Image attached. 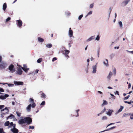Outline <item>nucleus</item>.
<instances>
[{
	"label": "nucleus",
	"instance_id": "nucleus-36",
	"mask_svg": "<svg viewBox=\"0 0 133 133\" xmlns=\"http://www.w3.org/2000/svg\"><path fill=\"white\" fill-rule=\"evenodd\" d=\"M8 86L9 87H12L14 86V84H13L7 83Z\"/></svg>",
	"mask_w": 133,
	"mask_h": 133
},
{
	"label": "nucleus",
	"instance_id": "nucleus-13",
	"mask_svg": "<svg viewBox=\"0 0 133 133\" xmlns=\"http://www.w3.org/2000/svg\"><path fill=\"white\" fill-rule=\"evenodd\" d=\"M68 35L70 37H71L73 36V31L72 30H71V28H69Z\"/></svg>",
	"mask_w": 133,
	"mask_h": 133
},
{
	"label": "nucleus",
	"instance_id": "nucleus-25",
	"mask_svg": "<svg viewBox=\"0 0 133 133\" xmlns=\"http://www.w3.org/2000/svg\"><path fill=\"white\" fill-rule=\"evenodd\" d=\"M14 133H18V130L17 129H15L14 130H12V131H11Z\"/></svg>",
	"mask_w": 133,
	"mask_h": 133
},
{
	"label": "nucleus",
	"instance_id": "nucleus-47",
	"mask_svg": "<svg viewBox=\"0 0 133 133\" xmlns=\"http://www.w3.org/2000/svg\"><path fill=\"white\" fill-rule=\"evenodd\" d=\"M65 14L67 16H69L70 15V12L68 11L65 12Z\"/></svg>",
	"mask_w": 133,
	"mask_h": 133
},
{
	"label": "nucleus",
	"instance_id": "nucleus-32",
	"mask_svg": "<svg viewBox=\"0 0 133 133\" xmlns=\"http://www.w3.org/2000/svg\"><path fill=\"white\" fill-rule=\"evenodd\" d=\"M108 104L107 102L106 101H105L104 100H103V104L102 105V106H103L104 105H106Z\"/></svg>",
	"mask_w": 133,
	"mask_h": 133
},
{
	"label": "nucleus",
	"instance_id": "nucleus-56",
	"mask_svg": "<svg viewBox=\"0 0 133 133\" xmlns=\"http://www.w3.org/2000/svg\"><path fill=\"white\" fill-rule=\"evenodd\" d=\"M111 11V8H110L109 9V17L110 16Z\"/></svg>",
	"mask_w": 133,
	"mask_h": 133
},
{
	"label": "nucleus",
	"instance_id": "nucleus-52",
	"mask_svg": "<svg viewBox=\"0 0 133 133\" xmlns=\"http://www.w3.org/2000/svg\"><path fill=\"white\" fill-rule=\"evenodd\" d=\"M34 127L33 126H31L30 125L29 126V129L33 130L34 129Z\"/></svg>",
	"mask_w": 133,
	"mask_h": 133
},
{
	"label": "nucleus",
	"instance_id": "nucleus-9",
	"mask_svg": "<svg viewBox=\"0 0 133 133\" xmlns=\"http://www.w3.org/2000/svg\"><path fill=\"white\" fill-rule=\"evenodd\" d=\"M22 72L23 71L21 69L19 68L17 69L16 74L18 75H21L22 74Z\"/></svg>",
	"mask_w": 133,
	"mask_h": 133
},
{
	"label": "nucleus",
	"instance_id": "nucleus-30",
	"mask_svg": "<svg viewBox=\"0 0 133 133\" xmlns=\"http://www.w3.org/2000/svg\"><path fill=\"white\" fill-rule=\"evenodd\" d=\"M92 11H90L89 12L87 15L85 16V17H86L88 16L89 15H91L92 13Z\"/></svg>",
	"mask_w": 133,
	"mask_h": 133
},
{
	"label": "nucleus",
	"instance_id": "nucleus-17",
	"mask_svg": "<svg viewBox=\"0 0 133 133\" xmlns=\"http://www.w3.org/2000/svg\"><path fill=\"white\" fill-rule=\"evenodd\" d=\"M112 73L111 71H110L109 74L107 77V78L108 81H109L111 78L112 76Z\"/></svg>",
	"mask_w": 133,
	"mask_h": 133
},
{
	"label": "nucleus",
	"instance_id": "nucleus-23",
	"mask_svg": "<svg viewBox=\"0 0 133 133\" xmlns=\"http://www.w3.org/2000/svg\"><path fill=\"white\" fill-rule=\"evenodd\" d=\"M21 69H23L25 72H27L28 70L29 69V68H25L23 67H21Z\"/></svg>",
	"mask_w": 133,
	"mask_h": 133
},
{
	"label": "nucleus",
	"instance_id": "nucleus-21",
	"mask_svg": "<svg viewBox=\"0 0 133 133\" xmlns=\"http://www.w3.org/2000/svg\"><path fill=\"white\" fill-rule=\"evenodd\" d=\"M124 108L122 106H121L120 107V109L118 110L117 111V113H118L122 111L123 109Z\"/></svg>",
	"mask_w": 133,
	"mask_h": 133
},
{
	"label": "nucleus",
	"instance_id": "nucleus-29",
	"mask_svg": "<svg viewBox=\"0 0 133 133\" xmlns=\"http://www.w3.org/2000/svg\"><path fill=\"white\" fill-rule=\"evenodd\" d=\"M100 36L99 35H98L95 38V40L97 41H99V40Z\"/></svg>",
	"mask_w": 133,
	"mask_h": 133
},
{
	"label": "nucleus",
	"instance_id": "nucleus-55",
	"mask_svg": "<svg viewBox=\"0 0 133 133\" xmlns=\"http://www.w3.org/2000/svg\"><path fill=\"white\" fill-rule=\"evenodd\" d=\"M4 107L3 105H0V110L3 109Z\"/></svg>",
	"mask_w": 133,
	"mask_h": 133
},
{
	"label": "nucleus",
	"instance_id": "nucleus-48",
	"mask_svg": "<svg viewBox=\"0 0 133 133\" xmlns=\"http://www.w3.org/2000/svg\"><path fill=\"white\" fill-rule=\"evenodd\" d=\"M16 113L17 115V116L18 117H19L21 116V113H20L18 112L17 111L16 112Z\"/></svg>",
	"mask_w": 133,
	"mask_h": 133
},
{
	"label": "nucleus",
	"instance_id": "nucleus-4",
	"mask_svg": "<svg viewBox=\"0 0 133 133\" xmlns=\"http://www.w3.org/2000/svg\"><path fill=\"white\" fill-rule=\"evenodd\" d=\"M14 83L15 85H23L24 84L23 82L17 81H14Z\"/></svg>",
	"mask_w": 133,
	"mask_h": 133
},
{
	"label": "nucleus",
	"instance_id": "nucleus-60",
	"mask_svg": "<svg viewBox=\"0 0 133 133\" xmlns=\"http://www.w3.org/2000/svg\"><path fill=\"white\" fill-rule=\"evenodd\" d=\"M57 60V58L56 57H54L53 58L52 61V62H54L55 61Z\"/></svg>",
	"mask_w": 133,
	"mask_h": 133
},
{
	"label": "nucleus",
	"instance_id": "nucleus-46",
	"mask_svg": "<svg viewBox=\"0 0 133 133\" xmlns=\"http://www.w3.org/2000/svg\"><path fill=\"white\" fill-rule=\"evenodd\" d=\"M124 102L125 103H128L129 104H130L131 103V101H130V102H128L127 101H124Z\"/></svg>",
	"mask_w": 133,
	"mask_h": 133
},
{
	"label": "nucleus",
	"instance_id": "nucleus-42",
	"mask_svg": "<svg viewBox=\"0 0 133 133\" xmlns=\"http://www.w3.org/2000/svg\"><path fill=\"white\" fill-rule=\"evenodd\" d=\"M42 97L43 98H45L46 97V95H45L44 93H42L41 95Z\"/></svg>",
	"mask_w": 133,
	"mask_h": 133
},
{
	"label": "nucleus",
	"instance_id": "nucleus-8",
	"mask_svg": "<svg viewBox=\"0 0 133 133\" xmlns=\"http://www.w3.org/2000/svg\"><path fill=\"white\" fill-rule=\"evenodd\" d=\"M97 68L96 65H93L92 66V68L93 70L92 72V74H95L96 73L97 71Z\"/></svg>",
	"mask_w": 133,
	"mask_h": 133
},
{
	"label": "nucleus",
	"instance_id": "nucleus-12",
	"mask_svg": "<svg viewBox=\"0 0 133 133\" xmlns=\"http://www.w3.org/2000/svg\"><path fill=\"white\" fill-rule=\"evenodd\" d=\"M113 111L112 110L109 109L108 111L106 113V114L109 116H110Z\"/></svg>",
	"mask_w": 133,
	"mask_h": 133
},
{
	"label": "nucleus",
	"instance_id": "nucleus-24",
	"mask_svg": "<svg viewBox=\"0 0 133 133\" xmlns=\"http://www.w3.org/2000/svg\"><path fill=\"white\" fill-rule=\"evenodd\" d=\"M38 41L40 42H42L44 41V39L41 37H38Z\"/></svg>",
	"mask_w": 133,
	"mask_h": 133
},
{
	"label": "nucleus",
	"instance_id": "nucleus-43",
	"mask_svg": "<svg viewBox=\"0 0 133 133\" xmlns=\"http://www.w3.org/2000/svg\"><path fill=\"white\" fill-rule=\"evenodd\" d=\"M106 110V109L105 108L102 111H101V114H102Z\"/></svg>",
	"mask_w": 133,
	"mask_h": 133
},
{
	"label": "nucleus",
	"instance_id": "nucleus-51",
	"mask_svg": "<svg viewBox=\"0 0 133 133\" xmlns=\"http://www.w3.org/2000/svg\"><path fill=\"white\" fill-rule=\"evenodd\" d=\"M11 19V18L10 17H9L8 18L6 19V22H8L9 21H10Z\"/></svg>",
	"mask_w": 133,
	"mask_h": 133
},
{
	"label": "nucleus",
	"instance_id": "nucleus-38",
	"mask_svg": "<svg viewBox=\"0 0 133 133\" xmlns=\"http://www.w3.org/2000/svg\"><path fill=\"white\" fill-rule=\"evenodd\" d=\"M79 111V110L78 109L76 110V112L77 114V115L75 116L76 117H78L79 116L78 112Z\"/></svg>",
	"mask_w": 133,
	"mask_h": 133
},
{
	"label": "nucleus",
	"instance_id": "nucleus-61",
	"mask_svg": "<svg viewBox=\"0 0 133 133\" xmlns=\"http://www.w3.org/2000/svg\"><path fill=\"white\" fill-rule=\"evenodd\" d=\"M115 124L114 123H110V124H109L107 127H107H108V126H109L110 125H113V124Z\"/></svg>",
	"mask_w": 133,
	"mask_h": 133
},
{
	"label": "nucleus",
	"instance_id": "nucleus-49",
	"mask_svg": "<svg viewBox=\"0 0 133 133\" xmlns=\"http://www.w3.org/2000/svg\"><path fill=\"white\" fill-rule=\"evenodd\" d=\"M113 72L114 74L115 75L116 74V70L115 68L113 69Z\"/></svg>",
	"mask_w": 133,
	"mask_h": 133
},
{
	"label": "nucleus",
	"instance_id": "nucleus-26",
	"mask_svg": "<svg viewBox=\"0 0 133 133\" xmlns=\"http://www.w3.org/2000/svg\"><path fill=\"white\" fill-rule=\"evenodd\" d=\"M10 125V122L9 121L6 122L4 123V125L5 126H8Z\"/></svg>",
	"mask_w": 133,
	"mask_h": 133
},
{
	"label": "nucleus",
	"instance_id": "nucleus-7",
	"mask_svg": "<svg viewBox=\"0 0 133 133\" xmlns=\"http://www.w3.org/2000/svg\"><path fill=\"white\" fill-rule=\"evenodd\" d=\"M16 22H17L16 24L18 26L20 27L22 26V22L21 20H16Z\"/></svg>",
	"mask_w": 133,
	"mask_h": 133
},
{
	"label": "nucleus",
	"instance_id": "nucleus-27",
	"mask_svg": "<svg viewBox=\"0 0 133 133\" xmlns=\"http://www.w3.org/2000/svg\"><path fill=\"white\" fill-rule=\"evenodd\" d=\"M46 46L48 48H50L52 47V45L51 44H48L46 45Z\"/></svg>",
	"mask_w": 133,
	"mask_h": 133
},
{
	"label": "nucleus",
	"instance_id": "nucleus-58",
	"mask_svg": "<svg viewBox=\"0 0 133 133\" xmlns=\"http://www.w3.org/2000/svg\"><path fill=\"white\" fill-rule=\"evenodd\" d=\"M10 126L11 127H12L14 126V124H13L12 122H11L10 123Z\"/></svg>",
	"mask_w": 133,
	"mask_h": 133
},
{
	"label": "nucleus",
	"instance_id": "nucleus-22",
	"mask_svg": "<svg viewBox=\"0 0 133 133\" xmlns=\"http://www.w3.org/2000/svg\"><path fill=\"white\" fill-rule=\"evenodd\" d=\"M7 7L6 4V3H4L3 6V9L4 10H5Z\"/></svg>",
	"mask_w": 133,
	"mask_h": 133
},
{
	"label": "nucleus",
	"instance_id": "nucleus-11",
	"mask_svg": "<svg viewBox=\"0 0 133 133\" xmlns=\"http://www.w3.org/2000/svg\"><path fill=\"white\" fill-rule=\"evenodd\" d=\"M18 123L20 124L25 123L24 118L21 119L19 120L18 121Z\"/></svg>",
	"mask_w": 133,
	"mask_h": 133
},
{
	"label": "nucleus",
	"instance_id": "nucleus-45",
	"mask_svg": "<svg viewBox=\"0 0 133 133\" xmlns=\"http://www.w3.org/2000/svg\"><path fill=\"white\" fill-rule=\"evenodd\" d=\"M4 90H3V89L2 88H0V92H4ZM0 94H2V93L0 92Z\"/></svg>",
	"mask_w": 133,
	"mask_h": 133
},
{
	"label": "nucleus",
	"instance_id": "nucleus-62",
	"mask_svg": "<svg viewBox=\"0 0 133 133\" xmlns=\"http://www.w3.org/2000/svg\"><path fill=\"white\" fill-rule=\"evenodd\" d=\"M127 52H129V53H131V54H133V51H129L127 50Z\"/></svg>",
	"mask_w": 133,
	"mask_h": 133
},
{
	"label": "nucleus",
	"instance_id": "nucleus-10",
	"mask_svg": "<svg viewBox=\"0 0 133 133\" xmlns=\"http://www.w3.org/2000/svg\"><path fill=\"white\" fill-rule=\"evenodd\" d=\"M9 96V95L7 94H5L4 95H1L0 96V99H4Z\"/></svg>",
	"mask_w": 133,
	"mask_h": 133
},
{
	"label": "nucleus",
	"instance_id": "nucleus-34",
	"mask_svg": "<svg viewBox=\"0 0 133 133\" xmlns=\"http://www.w3.org/2000/svg\"><path fill=\"white\" fill-rule=\"evenodd\" d=\"M29 102L30 103H33L34 102V99L33 98H30V99Z\"/></svg>",
	"mask_w": 133,
	"mask_h": 133
},
{
	"label": "nucleus",
	"instance_id": "nucleus-44",
	"mask_svg": "<svg viewBox=\"0 0 133 133\" xmlns=\"http://www.w3.org/2000/svg\"><path fill=\"white\" fill-rule=\"evenodd\" d=\"M130 95H128V96L125 97L124 98V100H127V99H128L129 98V97H130Z\"/></svg>",
	"mask_w": 133,
	"mask_h": 133
},
{
	"label": "nucleus",
	"instance_id": "nucleus-6",
	"mask_svg": "<svg viewBox=\"0 0 133 133\" xmlns=\"http://www.w3.org/2000/svg\"><path fill=\"white\" fill-rule=\"evenodd\" d=\"M5 110H6V111L4 113L2 112V114H8L9 112V110L8 109V108L7 107H5L4 109H2L1 110V111L2 112Z\"/></svg>",
	"mask_w": 133,
	"mask_h": 133
},
{
	"label": "nucleus",
	"instance_id": "nucleus-2",
	"mask_svg": "<svg viewBox=\"0 0 133 133\" xmlns=\"http://www.w3.org/2000/svg\"><path fill=\"white\" fill-rule=\"evenodd\" d=\"M7 66L6 62L4 61H2L0 63V69H3L5 68Z\"/></svg>",
	"mask_w": 133,
	"mask_h": 133
},
{
	"label": "nucleus",
	"instance_id": "nucleus-35",
	"mask_svg": "<svg viewBox=\"0 0 133 133\" xmlns=\"http://www.w3.org/2000/svg\"><path fill=\"white\" fill-rule=\"evenodd\" d=\"M118 24L120 26V28H122V27L123 24L122 23V21H120L118 22Z\"/></svg>",
	"mask_w": 133,
	"mask_h": 133
},
{
	"label": "nucleus",
	"instance_id": "nucleus-57",
	"mask_svg": "<svg viewBox=\"0 0 133 133\" xmlns=\"http://www.w3.org/2000/svg\"><path fill=\"white\" fill-rule=\"evenodd\" d=\"M93 6H94V4H91L90 5V8H93Z\"/></svg>",
	"mask_w": 133,
	"mask_h": 133
},
{
	"label": "nucleus",
	"instance_id": "nucleus-16",
	"mask_svg": "<svg viewBox=\"0 0 133 133\" xmlns=\"http://www.w3.org/2000/svg\"><path fill=\"white\" fill-rule=\"evenodd\" d=\"M103 63L105 66L107 67H108L109 66L108 60L107 59H106L105 61H104L103 62Z\"/></svg>",
	"mask_w": 133,
	"mask_h": 133
},
{
	"label": "nucleus",
	"instance_id": "nucleus-18",
	"mask_svg": "<svg viewBox=\"0 0 133 133\" xmlns=\"http://www.w3.org/2000/svg\"><path fill=\"white\" fill-rule=\"evenodd\" d=\"M116 128V126H114V127H111L108 129H106V130H104L103 131H101L100 132H105V131H109V130H111L112 129L115 128Z\"/></svg>",
	"mask_w": 133,
	"mask_h": 133
},
{
	"label": "nucleus",
	"instance_id": "nucleus-50",
	"mask_svg": "<svg viewBox=\"0 0 133 133\" xmlns=\"http://www.w3.org/2000/svg\"><path fill=\"white\" fill-rule=\"evenodd\" d=\"M13 129H11V131H12V130H14L15 129H16V124H14V126H13Z\"/></svg>",
	"mask_w": 133,
	"mask_h": 133
},
{
	"label": "nucleus",
	"instance_id": "nucleus-28",
	"mask_svg": "<svg viewBox=\"0 0 133 133\" xmlns=\"http://www.w3.org/2000/svg\"><path fill=\"white\" fill-rule=\"evenodd\" d=\"M15 117L14 115L12 114H11L8 116V118H9V119H11L13 118H14Z\"/></svg>",
	"mask_w": 133,
	"mask_h": 133
},
{
	"label": "nucleus",
	"instance_id": "nucleus-33",
	"mask_svg": "<svg viewBox=\"0 0 133 133\" xmlns=\"http://www.w3.org/2000/svg\"><path fill=\"white\" fill-rule=\"evenodd\" d=\"M107 119L108 118L107 116H104L102 117V120H107Z\"/></svg>",
	"mask_w": 133,
	"mask_h": 133
},
{
	"label": "nucleus",
	"instance_id": "nucleus-53",
	"mask_svg": "<svg viewBox=\"0 0 133 133\" xmlns=\"http://www.w3.org/2000/svg\"><path fill=\"white\" fill-rule=\"evenodd\" d=\"M45 104V102L44 101H43L40 104L41 105H44Z\"/></svg>",
	"mask_w": 133,
	"mask_h": 133
},
{
	"label": "nucleus",
	"instance_id": "nucleus-64",
	"mask_svg": "<svg viewBox=\"0 0 133 133\" xmlns=\"http://www.w3.org/2000/svg\"><path fill=\"white\" fill-rule=\"evenodd\" d=\"M2 57L1 56H0V63L2 62Z\"/></svg>",
	"mask_w": 133,
	"mask_h": 133
},
{
	"label": "nucleus",
	"instance_id": "nucleus-15",
	"mask_svg": "<svg viewBox=\"0 0 133 133\" xmlns=\"http://www.w3.org/2000/svg\"><path fill=\"white\" fill-rule=\"evenodd\" d=\"M31 104H29L26 108V110L28 112H30L31 111Z\"/></svg>",
	"mask_w": 133,
	"mask_h": 133
},
{
	"label": "nucleus",
	"instance_id": "nucleus-14",
	"mask_svg": "<svg viewBox=\"0 0 133 133\" xmlns=\"http://www.w3.org/2000/svg\"><path fill=\"white\" fill-rule=\"evenodd\" d=\"M95 38V36H91L88 39H87L86 40V41L87 42H89L92 40L94 39Z\"/></svg>",
	"mask_w": 133,
	"mask_h": 133
},
{
	"label": "nucleus",
	"instance_id": "nucleus-19",
	"mask_svg": "<svg viewBox=\"0 0 133 133\" xmlns=\"http://www.w3.org/2000/svg\"><path fill=\"white\" fill-rule=\"evenodd\" d=\"M131 114V113L126 112L124 113L123 114L122 117H125L127 116H130Z\"/></svg>",
	"mask_w": 133,
	"mask_h": 133
},
{
	"label": "nucleus",
	"instance_id": "nucleus-20",
	"mask_svg": "<svg viewBox=\"0 0 133 133\" xmlns=\"http://www.w3.org/2000/svg\"><path fill=\"white\" fill-rule=\"evenodd\" d=\"M69 52L70 51L67 50H65L64 51H63V54L64 55L68 54Z\"/></svg>",
	"mask_w": 133,
	"mask_h": 133
},
{
	"label": "nucleus",
	"instance_id": "nucleus-63",
	"mask_svg": "<svg viewBox=\"0 0 133 133\" xmlns=\"http://www.w3.org/2000/svg\"><path fill=\"white\" fill-rule=\"evenodd\" d=\"M115 95H116V94H117L118 95H119V94L118 93V92L117 91H116L115 92Z\"/></svg>",
	"mask_w": 133,
	"mask_h": 133
},
{
	"label": "nucleus",
	"instance_id": "nucleus-5",
	"mask_svg": "<svg viewBox=\"0 0 133 133\" xmlns=\"http://www.w3.org/2000/svg\"><path fill=\"white\" fill-rule=\"evenodd\" d=\"M131 0H126L122 2L121 4L122 6H125L127 5Z\"/></svg>",
	"mask_w": 133,
	"mask_h": 133
},
{
	"label": "nucleus",
	"instance_id": "nucleus-59",
	"mask_svg": "<svg viewBox=\"0 0 133 133\" xmlns=\"http://www.w3.org/2000/svg\"><path fill=\"white\" fill-rule=\"evenodd\" d=\"M99 50L98 49L97 51V56L98 57L99 56Z\"/></svg>",
	"mask_w": 133,
	"mask_h": 133
},
{
	"label": "nucleus",
	"instance_id": "nucleus-54",
	"mask_svg": "<svg viewBox=\"0 0 133 133\" xmlns=\"http://www.w3.org/2000/svg\"><path fill=\"white\" fill-rule=\"evenodd\" d=\"M130 116V118L131 119H133V114H131H131Z\"/></svg>",
	"mask_w": 133,
	"mask_h": 133
},
{
	"label": "nucleus",
	"instance_id": "nucleus-3",
	"mask_svg": "<svg viewBox=\"0 0 133 133\" xmlns=\"http://www.w3.org/2000/svg\"><path fill=\"white\" fill-rule=\"evenodd\" d=\"M14 66L13 65L11 64L9 66V69L10 70V72L11 73H13L15 71V70L14 69Z\"/></svg>",
	"mask_w": 133,
	"mask_h": 133
},
{
	"label": "nucleus",
	"instance_id": "nucleus-39",
	"mask_svg": "<svg viewBox=\"0 0 133 133\" xmlns=\"http://www.w3.org/2000/svg\"><path fill=\"white\" fill-rule=\"evenodd\" d=\"M83 14H82L80 15L79 17L78 18V19L79 20H80L83 17Z\"/></svg>",
	"mask_w": 133,
	"mask_h": 133
},
{
	"label": "nucleus",
	"instance_id": "nucleus-31",
	"mask_svg": "<svg viewBox=\"0 0 133 133\" xmlns=\"http://www.w3.org/2000/svg\"><path fill=\"white\" fill-rule=\"evenodd\" d=\"M115 55L114 54L112 53V54H111L110 55V56H109L110 58L111 59L113 58L114 57Z\"/></svg>",
	"mask_w": 133,
	"mask_h": 133
},
{
	"label": "nucleus",
	"instance_id": "nucleus-41",
	"mask_svg": "<svg viewBox=\"0 0 133 133\" xmlns=\"http://www.w3.org/2000/svg\"><path fill=\"white\" fill-rule=\"evenodd\" d=\"M36 106V104L34 102L32 103V104L31 105V107L32 108H34Z\"/></svg>",
	"mask_w": 133,
	"mask_h": 133
},
{
	"label": "nucleus",
	"instance_id": "nucleus-37",
	"mask_svg": "<svg viewBox=\"0 0 133 133\" xmlns=\"http://www.w3.org/2000/svg\"><path fill=\"white\" fill-rule=\"evenodd\" d=\"M42 60V58H40L37 60V62L38 63H39L41 62Z\"/></svg>",
	"mask_w": 133,
	"mask_h": 133
},
{
	"label": "nucleus",
	"instance_id": "nucleus-40",
	"mask_svg": "<svg viewBox=\"0 0 133 133\" xmlns=\"http://www.w3.org/2000/svg\"><path fill=\"white\" fill-rule=\"evenodd\" d=\"M0 133H5L4 131L3 128H0Z\"/></svg>",
	"mask_w": 133,
	"mask_h": 133
},
{
	"label": "nucleus",
	"instance_id": "nucleus-1",
	"mask_svg": "<svg viewBox=\"0 0 133 133\" xmlns=\"http://www.w3.org/2000/svg\"><path fill=\"white\" fill-rule=\"evenodd\" d=\"M25 123H26L28 125L30 124L32 122V119L31 118L29 117H26L24 118Z\"/></svg>",
	"mask_w": 133,
	"mask_h": 133
}]
</instances>
